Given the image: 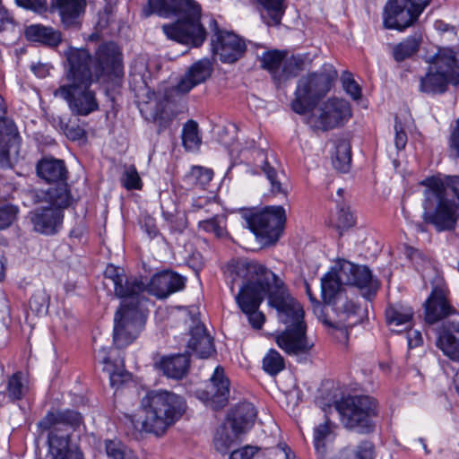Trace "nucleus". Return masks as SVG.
Listing matches in <instances>:
<instances>
[{"label": "nucleus", "mask_w": 459, "mask_h": 459, "mask_svg": "<svg viewBox=\"0 0 459 459\" xmlns=\"http://www.w3.org/2000/svg\"><path fill=\"white\" fill-rule=\"evenodd\" d=\"M104 276L111 281L114 295L121 299L114 316L113 342L119 348L132 343L144 329L148 310L147 279L143 276L127 275L125 270L114 264H108Z\"/></svg>", "instance_id": "obj_1"}, {"label": "nucleus", "mask_w": 459, "mask_h": 459, "mask_svg": "<svg viewBox=\"0 0 459 459\" xmlns=\"http://www.w3.org/2000/svg\"><path fill=\"white\" fill-rule=\"evenodd\" d=\"M236 277L243 280L236 301L243 313L247 316L248 322L255 328H262L265 317L258 310L264 298L270 296L277 289L288 290L284 282L272 271L255 261L238 262L231 272Z\"/></svg>", "instance_id": "obj_2"}, {"label": "nucleus", "mask_w": 459, "mask_h": 459, "mask_svg": "<svg viewBox=\"0 0 459 459\" xmlns=\"http://www.w3.org/2000/svg\"><path fill=\"white\" fill-rule=\"evenodd\" d=\"M143 13L144 17L154 13L163 18L177 17L175 22L162 26L168 39L193 47L205 40L206 31L200 22L201 6L195 0H148Z\"/></svg>", "instance_id": "obj_3"}, {"label": "nucleus", "mask_w": 459, "mask_h": 459, "mask_svg": "<svg viewBox=\"0 0 459 459\" xmlns=\"http://www.w3.org/2000/svg\"><path fill=\"white\" fill-rule=\"evenodd\" d=\"M65 56L69 65L67 82L61 84L54 95L65 100L73 114L87 116L99 108L95 94L90 90L93 82L91 55L86 49L71 48Z\"/></svg>", "instance_id": "obj_4"}, {"label": "nucleus", "mask_w": 459, "mask_h": 459, "mask_svg": "<svg viewBox=\"0 0 459 459\" xmlns=\"http://www.w3.org/2000/svg\"><path fill=\"white\" fill-rule=\"evenodd\" d=\"M270 306L277 310L279 320L287 325L276 337V343L289 355L307 353L311 345L306 336L304 310L289 290L277 289L270 296Z\"/></svg>", "instance_id": "obj_5"}, {"label": "nucleus", "mask_w": 459, "mask_h": 459, "mask_svg": "<svg viewBox=\"0 0 459 459\" xmlns=\"http://www.w3.org/2000/svg\"><path fill=\"white\" fill-rule=\"evenodd\" d=\"M83 425L82 414L74 410L48 412L38 424L41 433H47L52 459H83L76 444L70 441L71 431Z\"/></svg>", "instance_id": "obj_6"}, {"label": "nucleus", "mask_w": 459, "mask_h": 459, "mask_svg": "<svg viewBox=\"0 0 459 459\" xmlns=\"http://www.w3.org/2000/svg\"><path fill=\"white\" fill-rule=\"evenodd\" d=\"M145 417L144 431L160 436L185 413L186 403L181 395L168 390H152L142 399Z\"/></svg>", "instance_id": "obj_7"}, {"label": "nucleus", "mask_w": 459, "mask_h": 459, "mask_svg": "<svg viewBox=\"0 0 459 459\" xmlns=\"http://www.w3.org/2000/svg\"><path fill=\"white\" fill-rule=\"evenodd\" d=\"M427 189L425 195V221L433 225L437 231L455 230L459 221V205L446 196V186L442 179L428 178L421 182Z\"/></svg>", "instance_id": "obj_8"}, {"label": "nucleus", "mask_w": 459, "mask_h": 459, "mask_svg": "<svg viewBox=\"0 0 459 459\" xmlns=\"http://www.w3.org/2000/svg\"><path fill=\"white\" fill-rule=\"evenodd\" d=\"M37 202H45L48 205L36 208L30 212V221L35 231L44 235H54L59 231L64 221V210L72 200L66 185L51 186L36 195Z\"/></svg>", "instance_id": "obj_9"}, {"label": "nucleus", "mask_w": 459, "mask_h": 459, "mask_svg": "<svg viewBox=\"0 0 459 459\" xmlns=\"http://www.w3.org/2000/svg\"><path fill=\"white\" fill-rule=\"evenodd\" d=\"M334 407L344 429L360 435L373 433L378 416V403L369 395L355 394L342 397Z\"/></svg>", "instance_id": "obj_10"}, {"label": "nucleus", "mask_w": 459, "mask_h": 459, "mask_svg": "<svg viewBox=\"0 0 459 459\" xmlns=\"http://www.w3.org/2000/svg\"><path fill=\"white\" fill-rule=\"evenodd\" d=\"M337 72L331 64H325L318 72L302 76L297 84L291 108L298 114L312 109L331 90Z\"/></svg>", "instance_id": "obj_11"}, {"label": "nucleus", "mask_w": 459, "mask_h": 459, "mask_svg": "<svg viewBox=\"0 0 459 459\" xmlns=\"http://www.w3.org/2000/svg\"><path fill=\"white\" fill-rule=\"evenodd\" d=\"M434 59L436 71L430 68L420 80V91L428 94L443 93L448 83H459V61L452 49L440 48Z\"/></svg>", "instance_id": "obj_12"}, {"label": "nucleus", "mask_w": 459, "mask_h": 459, "mask_svg": "<svg viewBox=\"0 0 459 459\" xmlns=\"http://www.w3.org/2000/svg\"><path fill=\"white\" fill-rule=\"evenodd\" d=\"M429 3L430 0H388L383 13L385 28L404 30L418 20Z\"/></svg>", "instance_id": "obj_13"}, {"label": "nucleus", "mask_w": 459, "mask_h": 459, "mask_svg": "<svg viewBox=\"0 0 459 459\" xmlns=\"http://www.w3.org/2000/svg\"><path fill=\"white\" fill-rule=\"evenodd\" d=\"M247 227L254 233L276 241L284 228L286 212L282 206H267L260 212H250L244 215Z\"/></svg>", "instance_id": "obj_14"}, {"label": "nucleus", "mask_w": 459, "mask_h": 459, "mask_svg": "<svg viewBox=\"0 0 459 459\" xmlns=\"http://www.w3.org/2000/svg\"><path fill=\"white\" fill-rule=\"evenodd\" d=\"M351 117L348 101L342 99H330L307 118V125L314 131H328L342 126Z\"/></svg>", "instance_id": "obj_15"}, {"label": "nucleus", "mask_w": 459, "mask_h": 459, "mask_svg": "<svg viewBox=\"0 0 459 459\" xmlns=\"http://www.w3.org/2000/svg\"><path fill=\"white\" fill-rule=\"evenodd\" d=\"M260 59L262 67L271 74L277 84L297 76L305 69V61L301 56L288 57L285 52L279 50L264 52Z\"/></svg>", "instance_id": "obj_16"}, {"label": "nucleus", "mask_w": 459, "mask_h": 459, "mask_svg": "<svg viewBox=\"0 0 459 459\" xmlns=\"http://www.w3.org/2000/svg\"><path fill=\"white\" fill-rule=\"evenodd\" d=\"M230 385L224 368L217 366L205 385L194 390L193 395L206 407L218 411L229 403Z\"/></svg>", "instance_id": "obj_17"}, {"label": "nucleus", "mask_w": 459, "mask_h": 459, "mask_svg": "<svg viewBox=\"0 0 459 459\" xmlns=\"http://www.w3.org/2000/svg\"><path fill=\"white\" fill-rule=\"evenodd\" d=\"M210 28L213 32L211 39L212 51L222 63L232 64L241 58L247 50L243 39L232 31L221 30L215 20H212Z\"/></svg>", "instance_id": "obj_18"}, {"label": "nucleus", "mask_w": 459, "mask_h": 459, "mask_svg": "<svg viewBox=\"0 0 459 459\" xmlns=\"http://www.w3.org/2000/svg\"><path fill=\"white\" fill-rule=\"evenodd\" d=\"M444 319L440 329L450 327L459 333V313L442 293L432 292L424 303V320L427 324L433 325Z\"/></svg>", "instance_id": "obj_19"}, {"label": "nucleus", "mask_w": 459, "mask_h": 459, "mask_svg": "<svg viewBox=\"0 0 459 459\" xmlns=\"http://www.w3.org/2000/svg\"><path fill=\"white\" fill-rule=\"evenodd\" d=\"M122 74V54L118 46L114 42L100 44L95 53L94 75L96 79L111 75L120 77Z\"/></svg>", "instance_id": "obj_20"}, {"label": "nucleus", "mask_w": 459, "mask_h": 459, "mask_svg": "<svg viewBox=\"0 0 459 459\" xmlns=\"http://www.w3.org/2000/svg\"><path fill=\"white\" fill-rule=\"evenodd\" d=\"M186 282V277L174 271L164 270L147 280V294L160 299H167L171 294L184 290Z\"/></svg>", "instance_id": "obj_21"}, {"label": "nucleus", "mask_w": 459, "mask_h": 459, "mask_svg": "<svg viewBox=\"0 0 459 459\" xmlns=\"http://www.w3.org/2000/svg\"><path fill=\"white\" fill-rule=\"evenodd\" d=\"M333 310L338 316L337 321H331L325 318L324 324L336 329L351 328L360 322L361 308L352 299H349L346 294H339L332 303Z\"/></svg>", "instance_id": "obj_22"}, {"label": "nucleus", "mask_w": 459, "mask_h": 459, "mask_svg": "<svg viewBox=\"0 0 459 459\" xmlns=\"http://www.w3.org/2000/svg\"><path fill=\"white\" fill-rule=\"evenodd\" d=\"M342 274L346 285H353L361 290L366 289L368 294H375L377 282L373 279L372 273L368 266L354 264L349 261H342Z\"/></svg>", "instance_id": "obj_23"}, {"label": "nucleus", "mask_w": 459, "mask_h": 459, "mask_svg": "<svg viewBox=\"0 0 459 459\" xmlns=\"http://www.w3.org/2000/svg\"><path fill=\"white\" fill-rule=\"evenodd\" d=\"M154 98V103L150 101L147 107L150 109V119L158 126V134H160L165 129L169 128L172 121L176 117V113L169 108V100L166 93L160 94L152 92Z\"/></svg>", "instance_id": "obj_24"}, {"label": "nucleus", "mask_w": 459, "mask_h": 459, "mask_svg": "<svg viewBox=\"0 0 459 459\" xmlns=\"http://www.w3.org/2000/svg\"><path fill=\"white\" fill-rule=\"evenodd\" d=\"M212 63L209 59H201L191 65L180 79L175 90L179 93H187L194 87L204 82L212 74Z\"/></svg>", "instance_id": "obj_25"}, {"label": "nucleus", "mask_w": 459, "mask_h": 459, "mask_svg": "<svg viewBox=\"0 0 459 459\" xmlns=\"http://www.w3.org/2000/svg\"><path fill=\"white\" fill-rule=\"evenodd\" d=\"M86 4V0H55L52 7L58 11L65 28H79Z\"/></svg>", "instance_id": "obj_26"}, {"label": "nucleus", "mask_w": 459, "mask_h": 459, "mask_svg": "<svg viewBox=\"0 0 459 459\" xmlns=\"http://www.w3.org/2000/svg\"><path fill=\"white\" fill-rule=\"evenodd\" d=\"M385 322L393 332H402L411 327L414 311L404 303L389 304L385 311Z\"/></svg>", "instance_id": "obj_27"}, {"label": "nucleus", "mask_w": 459, "mask_h": 459, "mask_svg": "<svg viewBox=\"0 0 459 459\" xmlns=\"http://www.w3.org/2000/svg\"><path fill=\"white\" fill-rule=\"evenodd\" d=\"M255 160L256 166L264 172L270 183L271 193L274 195H281L287 196L289 193L288 185L281 180V177H284L283 172L279 174L277 169L264 151L257 152Z\"/></svg>", "instance_id": "obj_28"}, {"label": "nucleus", "mask_w": 459, "mask_h": 459, "mask_svg": "<svg viewBox=\"0 0 459 459\" xmlns=\"http://www.w3.org/2000/svg\"><path fill=\"white\" fill-rule=\"evenodd\" d=\"M255 160L256 166L264 172L270 183L271 193L274 195H281L287 196L289 193L288 185L281 180V177H284L283 172L279 174L277 169L264 151L257 152Z\"/></svg>", "instance_id": "obj_29"}, {"label": "nucleus", "mask_w": 459, "mask_h": 459, "mask_svg": "<svg viewBox=\"0 0 459 459\" xmlns=\"http://www.w3.org/2000/svg\"><path fill=\"white\" fill-rule=\"evenodd\" d=\"M37 174L45 181L51 183H61V185H68L65 183L67 179V169L62 160L55 159L52 157L43 158L37 163Z\"/></svg>", "instance_id": "obj_30"}, {"label": "nucleus", "mask_w": 459, "mask_h": 459, "mask_svg": "<svg viewBox=\"0 0 459 459\" xmlns=\"http://www.w3.org/2000/svg\"><path fill=\"white\" fill-rule=\"evenodd\" d=\"M156 367L164 376L178 380L186 376L190 367V359L187 354L181 353L164 356L156 363Z\"/></svg>", "instance_id": "obj_31"}, {"label": "nucleus", "mask_w": 459, "mask_h": 459, "mask_svg": "<svg viewBox=\"0 0 459 459\" xmlns=\"http://www.w3.org/2000/svg\"><path fill=\"white\" fill-rule=\"evenodd\" d=\"M187 348L202 359L208 358L214 351L212 339L204 325L197 324L191 328Z\"/></svg>", "instance_id": "obj_32"}, {"label": "nucleus", "mask_w": 459, "mask_h": 459, "mask_svg": "<svg viewBox=\"0 0 459 459\" xmlns=\"http://www.w3.org/2000/svg\"><path fill=\"white\" fill-rule=\"evenodd\" d=\"M256 417V410L251 403L238 404L230 414V425L232 431L241 434L250 429Z\"/></svg>", "instance_id": "obj_33"}, {"label": "nucleus", "mask_w": 459, "mask_h": 459, "mask_svg": "<svg viewBox=\"0 0 459 459\" xmlns=\"http://www.w3.org/2000/svg\"><path fill=\"white\" fill-rule=\"evenodd\" d=\"M343 275L342 262L338 270H331L321 279L322 297L326 304L330 305L337 295L344 294L341 290L342 285L345 284Z\"/></svg>", "instance_id": "obj_34"}, {"label": "nucleus", "mask_w": 459, "mask_h": 459, "mask_svg": "<svg viewBox=\"0 0 459 459\" xmlns=\"http://www.w3.org/2000/svg\"><path fill=\"white\" fill-rule=\"evenodd\" d=\"M25 36L30 41L39 42L51 48L57 47L62 41L60 31L41 24L28 26L25 30Z\"/></svg>", "instance_id": "obj_35"}, {"label": "nucleus", "mask_w": 459, "mask_h": 459, "mask_svg": "<svg viewBox=\"0 0 459 459\" xmlns=\"http://www.w3.org/2000/svg\"><path fill=\"white\" fill-rule=\"evenodd\" d=\"M261 17L268 26H278L285 13V0H255Z\"/></svg>", "instance_id": "obj_36"}, {"label": "nucleus", "mask_w": 459, "mask_h": 459, "mask_svg": "<svg viewBox=\"0 0 459 459\" xmlns=\"http://www.w3.org/2000/svg\"><path fill=\"white\" fill-rule=\"evenodd\" d=\"M337 425L326 417L324 423L319 424L314 429V446L319 456L325 455L327 445L333 442Z\"/></svg>", "instance_id": "obj_37"}, {"label": "nucleus", "mask_w": 459, "mask_h": 459, "mask_svg": "<svg viewBox=\"0 0 459 459\" xmlns=\"http://www.w3.org/2000/svg\"><path fill=\"white\" fill-rule=\"evenodd\" d=\"M453 329H439L437 338V347L451 360L459 361V335Z\"/></svg>", "instance_id": "obj_38"}, {"label": "nucleus", "mask_w": 459, "mask_h": 459, "mask_svg": "<svg viewBox=\"0 0 459 459\" xmlns=\"http://www.w3.org/2000/svg\"><path fill=\"white\" fill-rule=\"evenodd\" d=\"M422 42L420 34L415 33L392 47V56L396 62L412 57L420 49Z\"/></svg>", "instance_id": "obj_39"}, {"label": "nucleus", "mask_w": 459, "mask_h": 459, "mask_svg": "<svg viewBox=\"0 0 459 459\" xmlns=\"http://www.w3.org/2000/svg\"><path fill=\"white\" fill-rule=\"evenodd\" d=\"M6 107L4 98L0 95V145L7 146L10 142H17L19 134L14 123L12 120L4 118Z\"/></svg>", "instance_id": "obj_40"}, {"label": "nucleus", "mask_w": 459, "mask_h": 459, "mask_svg": "<svg viewBox=\"0 0 459 459\" xmlns=\"http://www.w3.org/2000/svg\"><path fill=\"white\" fill-rule=\"evenodd\" d=\"M213 170L203 166H193L186 175L190 185L200 189H206L213 178Z\"/></svg>", "instance_id": "obj_41"}, {"label": "nucleus", "mask_w": 459, "mask_h": 459, "mask_svg": "<svg viewBox=\"0 0 459 459\" xmlns=\"http://www.w3.org/2000/svg\"><path fill=\"white\" fill-rule=\"evenodd\" d=\"M239 434L230 431L226 426L217 429L213 438V445L219 453L225 455L235 445Z\"/></svg>", "instance_id": "obj_42"}, {"label": "nucleus", "mask_w": 459, "mask_h": 459, "mask_svg": "<svg viewBox=\"0 0 459 459\" xmlns=\"http://www.w3.org/2000/svg\"><path fill=\"white\" fill-rule=\"evenodd\" d=\"M351 162V145L346 141H341L336 145L335 154L333 157V167L341 171L347 172L350 169Z\"/></svg>", "instance_id": "obj_43"}, {"label": "nucleus", "mask_w": 459, "mask_h": 459, "mask_svg": "<svg viewBox=\"0 0 459 459\" xmlns=\"http://www.w3.org/2000/svg\"><path fill=\"white\" fill-rule=\"evenodd\" d=\"M263 369L274 377L285 368L283 357L274 349H270L263 358Z\"/></svg>", "instance_id": "obj_44"}, {"label": "nucleus", "mask_w": 459, "mask_h": 459, "mask_svg": "<svg viewBox=\"0 0 459 459\" xmlns=\"http://www.w3.org/2000/svg\"><path fill=\"white\" fill-rule=\"evenodd\" d=\"M27 391L28 387L21 372H16L9 377L6 392L12 401L21 400Z\"/></svg>", "instance_id": "obj_45"}, {"label": "nucleus", "mask_w": 459, "mask_h": 459, "mask_svg": "<svg viewBox=\"0 0 459 459\" xmlns=\"http://www.w3.org/2000/svg\"><path fill=\"white\" fill-rule=\"evenodd\" d=\"M182 142L184 147L188 151L197 149L201 144L198 135V125L194 120H188L183 126Z\"/></svg>", "instance_id": "obj_46"}, {"label": "nucleus", "mask_w": 459, "mask_h": 459, "mask_svg": "<svg viewBox=\"0 0 459 459\" xmlns=\"http://www.w3.org/2000/svg\"><path fill=\"white\" fill-rule=\"evenodd\" d=\"M199 229L213 233L216 238H226L228 232L226 230V219L222 216H215L209 220L199 221Z\"/></svg>", "instance_id": "obj_47"}, {"label": "nucleus", "mask_w": 459, "mask_h": 459, "mask_svg": "<svg viewBox=\"0 0 459 459\" xmlns=\"http://www.w3.org/2000/svg\"><path fill=\"white\" fill-rule=\"evenodd\" d=\"M106 452L108 456L112 459H135L133 452L119 441H106Z\"/></svg>", "instance_id": "obj_48"}, {"label": "nucleus", "mask_w": 459, "mask_h": 459, "mask_svg": "<svg viewBox=\"0 0 459 459\" xmlns=\"http://www.w3.org/2000/svg\"><path fill=\"white\" fill-rule=\"evenodd\" d=\"M29 307L30 311L36 315L46 314L48 308L47 293L44 290L35 291L29 301Z\"/></svg>", "instance_id": "obj_49"}, {"label": "nucleus", "mask_w": 459, "mask_h": 459, "mask_svg": "<svg viewBox=\"0 0 459 459\" xmlns=\"http://www.w3.org/2000/svg\"><path fill=\"white\" fill-rule=\"evenodd\" d=\"M121 182L127 190H140L143 186L142 179L134 166L125 171Z\"/></svg>", "instance_id": "obj_50"}, {"label": "nucleus", "mask_w": 459, "mask_h": 459, "mask_svg": "<svg viewBox=\"0 0 459 459\" xmlns=\"http://www.w3.org/2000/svg\"><path fill=\"white\" fill-rule=\"evenodd\" d=\"M18 209L12 204L0 205V230L12 225L16 219Z\"/></svg>", "instance_id": "obj_51"}, {"label": "nucleus", "mask_w": 459, "mask_h": 459, "mask_svg": "<svg viewBox=\"0 0 459 459\" xmlns=\"http://www.w3.org/2000/svg\"><path fill=\"white\" fill-rule=\"evenodd\" d=\"M375 454L374 444L369 440L361 441L348 459H373Z\"/></svg>", "instance_id": "obj_52"}, {"label": "nucleus", "mask_w": 459, "mask_h": 459, "mask_svg": "<svg viewBox=\"0 0 459 459\" xmlns=\"http://www.w3.org/2000/svg\"><path fill=\"white\" fill-rule=\"evenodd\" d=\"M342 80L345 91L351 95L353 100H359L361 97V89L352 78L351 74L348 72L344 73Z\"/></svg>", "instance_id": "obj_53"}, {"label": "nucleus", "mask_w": 459, "mask_h": 459, "mask_svg": "<svg viewBox=\"0 0 459 459\" xmlns=\"http://www.w3.org/2000/svg\"><path fill=\"white\" fill-rule=\"evenodd\" d=\"M20 6L31 10L37 13H44L48 10L47 0H16Z\"/></svg>", "instance_id": "obj_54"}, {"label": "nucleus", "mask_w": 459, "mask_h": 459, "mask_svg": "<svg viewBox=\"0 0 459 459\" xmlns=\"http://www.w3.org/2000/svg\"><path fill=\"white\" fill-rule=\"evenodd\" d=\"M257 447L246 446L231 452L229 459H251L257 452Z\"/></svg>", "instance_id": "obj_55"}, {"label": "nucleus", "mask_w": 459, "mask_h": 459, "mask_svg": "<svg viewBox=\"0 0 459 459\" xmlns=\"http://www.w3.org/2000/svg\"><path fill=\"white\" fill-rule=\"evenodd\" d=\"M141 228L146 232L150 238H154L159 234L155 220L151 216H145L141 221Z\"/></svg>", "instance_id": "obj_56"}, {"label": "nucleus", "mask_w": 459, "mask_h": 459, "mask_svg": "<svg viewBox=\"0 0 459 459\" xmlns=\"http://www.w3.org/2000/svg\"><path fill=\"white\" fill-rule=\"evenodd\" d=\"M395 129V137H394V143L396 146V149L401 151L403 150L407 143V134L403 128L402 127V125L400 123H395L394 126Z\"/></svg>", "instance_id": "obj_57"}, {"label": "nucleus", "mask_w": 459, "mask_h": 459, "mask_svg": "<svg viewBox=\"0 0 459 459\" xmlns=\"http://www.w3.org/2000/svg\"><path fill=\"white\" fill-rule=\"evenodd\" d=\"M410 331L407 333V342L409 349H413L419 347L423 342L422 334L418 330H412L409 328Z\"/></svg>", "instance_id": "obj_58"}, {"label": "nucleus", "mask_w": 459, "mask_h": 459, "mask_svg": "<svg viewBox=\"0 0 459 459\" xmlns=\"http://www.w3.org/2000/svg\"><path fill=\"white\" fill-rule=\"evenodd\" d=\"M446 189L448 187L451 189L456 199L458 200L459 205V176H448L446 177V182L444 181Z\"/></svg>", "instance_id": "obj_59"}, {"label": "nucleus", "mask_w": 459, "mask_h": 459, "mask_svg": "<svg viewBox=\"0 0 459 459\" xmlns=\"http://www.w3.org/2000/svg\"><path fill=\"white\" fill-rule=\"evenodd\" d=\"M342 217L343 218V221H340L339 227L346 228V227H351L353 225V223H354L353 216L351 212L342 209L340 211V218H339L340 221H341Z\"/></svg>", "instance_id": "obj_60"}, {"label": "nucleus", "mask_w": 459, "mask_h": 459, "mask_svg": "<svg viewBox=\"0 0 459 459\" xmlns=\"http://www.w3.org/2000/svg\"><path fill=\"white\" fill-rule=\"evenodd\" d=\"M12 22V17L10 16L7 9L0 4V30L4 29L6 24Z\"/></svg>", "instance_id": "obj_61"}, {"label": "nucleus", "mask_w": 459, "mask_h": 459, "mask_svg": "<svg viewBox=\"0 0 459 459\" xmlns=\"http://www.w3.org/2000/svg\"><path fill=\"white\" fill-rule=\"evenodd\" d=\"M451 147L456 152L459 157V119L457 120V126L454 130L450 139Z\"/></svg>", "instance_id": "obj_62"}, {"label": "nucleus", "mask_w": 459, "mask_h": 459, "mask_svg": "<svg viewBox=\"0 0 459 459\" xmlns=\"http://www.w3.org/2000/svg\"><path fill=\"white\" fill-rule=\"evenodd\" d=\"M31 71L39 78H44L48 74V65L45 64L32 65Z\"/></svg>", "instance_id": "obj_63"}, {"label": "nucleus", "mask_w": 459, "mask_h": 459, "mask_svg": "<svg viewBox=\"0 0 459 459\" xmlns=\"http://www.w3.org/2000/svg\"><path fill=\"white\" fill-rule=\"evenodd\" d=\"M98 358L100 361L105 365H108L110 363V359L108 357V349L101 348L98 351Z\"/></svg>", "instance_id": "obj_64"}]
</instances>
